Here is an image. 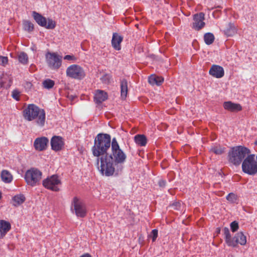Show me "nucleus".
Instances as JSON below:
<instances>
[{
	"label": "nucleus",
	"instance_id": "35",
	"mask_svg": "<svg viewBox=\"0 0 257 257\" xmlns=\"http://www.w3.org/2000/svg\"><path fill=\"white\" fill-rule=\"evenodd\" d=\"M230 228L233 232L236 231L238 228V223L236 221L232 222L230 224Z\"/></svg>",
	"mask_w": 257,
	"mask_h": 257
},
{
	"label": "nucleus",
	"instance_id": "22",
	"mask_svg": "<svg viewBox=\"0 0 257 257\" xmlns=\"http://www.w3.org/2000/svg\"><path fill=\"white\" fill-rule=\"evenodd\" d=\"M149 82L152 85L160 86L164 81V79L156 75H151L148 79Z\"/></svg>",
	"mask_w": 257,
	"mask_h": 257
},
{
	"label": "nucleus",
	"instance_id": "38",
	"mask_svg": "<svg viewBox=\"0 0 257 257\" xmlns=\"http://www.w3.org/2000/svg\"><path fill=\"white\" fill-rule=\"evenodd\" d=\"M8 62V58L7 57L0 56V63L3 66H5Z\"/></svg>",
	"mask_w": 257,
	"mask_h": 257
},
{
	"label": "nucleus",
	"instance_id": "20",
	"mask_svg": "<svg viewBox=\"0 0 257 257\" xmlns=\"http://www.w3.org/2000/svg\"><path fill=\"white\" fill-rule=\"evenodd\" d=\"M11 228L10 223L5 220H0V239L3 238Z\"/></svg>",
	"mask_w": 257,
	"mask_h": 257
},
{
	"label": "nucleus",
	"instance_id": "19",
	"mask_svg": "<svg viewBox=\"0 0 257 257\" xmlns=\"http://www.w3.org/2000/svg\"><path fill=\"white\" fill-rule=\"evenodd\" d=\"M223 106L225 109L231 112H237L242 109L239 104L235 103L230 101H225L223 104Z\"/></svg>",
	"mask_w": 257,
	"mask_h": 257
},
{
	"label": "nucleus",
	"instance_id": "6",
	"mask_svg": "<svg viewBox=\"0 0 257 257\" xmlns=\"http://www.w3.org/2000/svg\"><path fill=\"white\" fill-rule=\"evenodd\" d=\"M62 56L55 52H48L45 54L46 62L52 70H58L62 65Z\"/></svg>",
	"mask_w": 257,
	"mask_h": 257
},
{
	"label": "nucleus",
	"instance_id": "42",
	"mask_svg": "<svg viewBox=\"0 0 257 257\" xmlns=\"http://www.w3.org/2000/svg\"><path fill=\"white\" fill-rule=\"evenodd\" d=\"M2 197V192L0 191V200L1 199Z\"/></svg>",
	"mask_w": 257,
	"mask_h": 257
},
{
	"label": "nucleus",
	"instance_id": "32",
	"mask_svg": "<svg viewBox=\"0 0 257 257\" xmlns=\"http://www.w3.org/2000/svg\"><path fill=\"white\" fill-rule=\"evenodd\" d=\"M42 84L44 88L47 89H50L54 86L55 82L51 79H47L43 81Z\"/></svg>",
	"mask_w": 257,
	"mask_h": 257
},
{
	"label": "nucleus",
	"instance_id": "10",
	"mask_svg": "<svg viewBox=\"0 0 257 257\" xmlns=\"http://www.w3.org/2000/svg\"><path fill=\"white\" fill-rule=\"evenodd\" d=\"M71 210H74L76 215L84 217L86 214V209L84 203L78 197H74L71 202Z\"/></svg>",
	"mask_w": 257,
	"mask_h": 257
},
{
	"label": "nucleus",
	"instance_id": "24",
	"mask_svg": "<svg viewBox=\"0 0 257 257\" xmlns=\"http://www.w3.org/2000/svg\"><path fill=\"white\" fill-rule=\"evenodd\" d=\"M120 89L121 97L123 99H125L127 96L128 91V83L125 79L120 80Z\"/></svg>",
	"mask_w": 257,
	"mask_h": 257
},
{
	"label": "nucleus",
	"instance_id": "29",
	"mask_svg": "<svg viewBox=\"0 0 257 257\" xmlns=\"http://www.w3.org/2000/svg\"><path fill=\"white\" fill-rule=\"evenodd\" d=\"M204 40L206 44L210 45L214 41V36L211 33H207L204 36Z\"/></svg>",
	"mask_w": 257,
	"mask_h": 257
},
{
	"label": "nucleus",
	"instance_id": "40",
	"mask_svg": "<svg viewBox=\"0 0 257 257\" xmlns=\"http://www.w3.org/2000/svg\"><path fill=\"white\" fill-rule=\"evenodd\" d=\"M166 182L164 180L161 179L158 182L159 186L161 188H164L166 186Z\"/></svg>",
	"mask_w": 257,
	"mask_h": 257
},
{
	"label": "nucleus",
	"instance_id": "2",
	"mask_svg": "<svg viewBox=\"0 0 257 257\" xmlns=\"http://www.w3.org/2000/svg\"><path fill=\"white\" fill-rule=\"evenodd\" d=\"M22 113L26 120L29 121L35 120L38 125L41 127L44 126L46 120L45 111L36 105L29 104L23 108Z\"/></svg>",
	"mask_w": 257,
	"mask_h": 257
},
{
	"label": "nucleus",
	"instance_id": "25",
	"mask_svg": "<svg viewBox=\"0 0 257 257\" xmlns=\"http://www.w3.org/2000/svg\"><path fill=\"white\" fill-rule=\"evenodd\" d=\"M225 150V148L218 144H214L212 145L210 149V152L214 153L216 155H220L222 154Z\"/></svg>",
	"mask_w": 257,
	"mask_h": 257
},
{
	"label": "nucleus",
	"instance_id": "18",
	"mask_svg": "<svg viewBox=\"0 0 257 257\" xmlns=\"http://www.w3.org/2000/svg\"><path fill=\"white\" fill-rule=\"evenodd\" d=\"M123 40V37L117 33H114L111 40L112 47L115 50L119 51L121 49L120 43Z\"/></svg>",
	"mask_w": 257,
	"mask_h": 257
},
{
	"label": "nucleus",
	"instance_id": "37",
	"mask_svg": "<svg viewBox=\"0 0 257 257\" xmlns=\"http://www.w3.org/2000/svg\"><path fill=\"white\" fill-rule=\"evenodd\" d=\"M158 231L157 229H154L152 230L151 233L150 234V237L152 238L153 242L156 241L157 237H158Z\"/></svg>",
	"mask_w": 257,
	"mask_h": 257
},
{
	"label": "nucleus",
	"instance_id": "33",
	"mask_svg": "<svg viewBox=\"0 0 257 257\" xmlns=\"http://www.w3.org/2000/svg\"><path fill=\"white\" fill-rule=\"evenodd\" d=\"M100 79L103 83L106 84H110L112 81L111 76L108 74H104Z\"/></svg>",
	"mask_w": 257,
	"mask_h": 257
},
{
	"label": "nucleus",
	"instance_id": "28",
	"mask_svg": "<svg viewBox=\"0 0 257 257\" xmlns=\"http://www.w3.org/2000/svg\"><path fill=\"white\" fill-rule=\"evenodd\" d=\"M223 232L224 234L225 235V241L227 245L229 246V244H230L231 242L232 241V237H231V235L230 234V231L229 229L227 227H224L223 228Z\"/></svg>",
	"mask_w": 257,
	"mask_h": 257
},
{
	"label": "nucleus",
	"instance_id": "27",
	"mask_svg": "<svg viewBox=\"0 0 257 257\" xmlns=\"http://www.w3.org/2000/svg\"><path fill=\"white\" fill-rule=\"evenodd\" d=\"M1 178L3 182L9 183L13 180V176L7 170H3L1 173Z\"/></svg>",
	"mask_w": 257,
	"mask_h": 257
},
{
	"label": "nucleus",
	"instance_id": "1",
	"mask_svg": "<svg viewBox=\"0 0 257 257\" xmlns=\"http://www.w3.org/2000/svg\"><path fill=\"white\" fill-rule=\"evenodd\" d=\"M111 151V153L96 159L97 168L103 176H118L122 172L126 156L120 149L115 138L112 140Z\"/></svg>",
	"mask_w": 257,
	"mask_h": 257
},
{
	"label": "nucleus",
	"instance_id": "15",
	"mask_svg": "<svg viewBox=\"0 0 257 257\" xmlns=\"http://www.w3.org/2000/svg\"><path fill=\"white\" fill-rule=\"evenodd\" d=\"M108 94L105 91L100 89L96 90L94 93V101L97 104H100L107 100Z\"/></svg>",
	"mask_w": 257,
	"mask_h": 257
},
{
	"label": "nucleus",
	"instance_id": "13",
	"mask_svg": "<svg viewBox=\"0 0 257 257\" xmlns=\"http://www.w3.org/2000/svg\"><path fill=\"white\" fill-rule=\"evenodd\" d=\"M49 143L47 138L42 137L36 138L34 142V147L37 151H43L46 150Z\"/></svg>",
	"mask_w": 257,
	"mask_h": 257
},
{
	"label": "nucleus",
	"instance_id": "36",
	"mask_svg": "<svg viewBox=\"0 0 257 257\" xmlns=\"http://www.w3.org/2000/svg\"><path fill=\"white\" fill-rule=\"evenodd\" d=\"M20 92L17 89L14 90L12 92V97L17 101L20 100Z\"/></svg>",
	"mask_w": 257,
	"mask_h": 257
},
{
	"label": "nucleus",
	"instance_id": "31",
	"mask_svg": "<svg viewBox=\"0 0 257 257\" xmlns=\"http://www.w3.org/2000/svg\"><path fill=\"white\" fill-rule=\"evenodd\" d=\"M24 29L29 32H32L34 30V25L29 21H25L23 22Z\"/></svg>",
	"mask_w": 257,
	"mask_h": 257
},
{
	"label": "nucleus",
	"instance_id": "14",
	"mask_svg": "<svg viewBox=\"0 0 257 257\" xmlns=\"http://www.w3.org/2000/svg\"><path fill=\"white\" fill-rule=\"evenodd\" d=\"M232 239L231 243L229 244V246L231 247H235L238 244L244 245L246 243V236L242 232H237Z\"/></svg>",
	"mask_w": 257,
	"mask_h": 257
},
{
	"label": "nucleus",
	"instance_id": "17",
	"mask_svg": "<svg viewBox=\"0 0 257 257\" xmlns=\"http://www.w3.org/2000/svg\"><path fill=\"white\" fill-rule=\"evenodd\" d=\"M209 73L210 75L217 78H222L224 75L223 67L217 65H213L210 68Z\"/></svg>",
	"mask_w": 257,
	"mask_h": 257
},
{
	"label": "nucleus",
	"instance_id": "11",
	"mask_svg": "<svg viewBox=\"0 0 257 257\" xmlns=\"http://www.w3.org/2000/svg\"><path fill=\"white\" fill-rule=\"evenodd\" d=\"M66 74L67 76L76 79H82L85 76L83 69L76 64L69 66L66 69Z\"/></svg>",
	"mask_w": 257,
	"mask_h": 257
},
{
	"label": "nucleus",
	"instance_id": "4",
	"mask_svg": "<svg viewBox=\"0 0 257 257\" xmlns=\"http://www.w3.org/2000/svg\"><path fill=\"white\" fill-rule=\"evenodd\" d=\"M249 154L250 150L244 146H238L233 147L228 152V161L233 165L238 166Z\"/></svg>",
	"mask_w": 257,
	"mask_h": 257
},
{
	"label": "nucleus",
	"instance_id": "7",
	"mask_svg": "<svg viewBox=\"0 0 257 257\" xmlns=\"http://www.w3.org/2000/svg\"><path fill=\"white\" fill-rule=\"evenodd\" d=\"M42 175V172L38 169L31 168L25 173V179L28 185L34 186L40 182Z\"/></svg>",
	"mask_w": 257,
	"mask_h": 257
},
{
	"label": "nucleus",
	"instance_id": "39",
	"mask_svg": "<svg viewBox=\"0 0 257 257\" xmlns=\"http://www.w3.org/2000/svg\"><path fill=\"white\" fill-rule=\"evenodd\" d=\"M64 59L67 60H71L73 62H74L76 60V58L73 55H67L64 56Z\"/></svg>",
	"mask_w": 257,
	"mask_h": 257
},
{
	"label": "nucleus",
	"instance_id": "23",
	"mask_svg": "<svg viewBox=\"0 0 257 257\" xmlns=\"http://www.w3.org/2000/svg\"><path fill=\"white\" fill-rule=\"evenodd\" d=\"M26 200L25 196L22 194H17L12 198V204L17 207L23 203Z\"/></svg>",
	"mask_w": 257,
	"mask_h": 257
},
{
	"label": "nucleus",
	"instance_id": "34",
	"mask_svg": "<svg viewBox=\"0 0 257 257\" xmlns=\"http://www.w3.org/2000/svg\"><path fill=\"white\" fill-rule=\"evenodd\" d=\"M226 199L229 202L234 203L237 201V196L233 193H230L226 196Z\"/></svg>",
	"mask_w": 257,
	"mask_h": 257
},
{
	"label": "nucleus",
	"instance_id": "5",
	"mask_svg": "<svg viewBox=\"0 0 257 257\" xmlns=\"http://www.w3.org/2000/svg\"><path fill=\"white\" fill-rule=\"evenodd\" d=\"M242 170L249 175H254L257 173V162L255 160V155L249 154L242 163Z\"/></svg>",
	"mask_w": 257,
	"mask_h": 257
},
{
	"label": "nucleus",
	"instance_id": "12",
	"mask_svg": "<svg viewBox=\"0 0 257 257\" xmlns=\"http://www.w3.org/2000/svg\"><path fill=\"white\" fill-rule=\"evenodd\" d=\"M204 20V14L203 13L195 14L193 16V23H192V28L195 30L199 31L203 28L205 26V23L203 22Z\"/></svg>",
	"mask_w": 257,
	"mask_h": 257
},
{
	"label": "nucleus",
	"instance_id": "44",
	"mask_svg": "<svg viewBox=\"0 0 257 257\" xmlns=\"http://www.w3.org/2000/svg\"><path fill=\"white\" fill-rule=\"evenodd\" d=\"M255 144L256 145H257V140L255 141Z\"/></svg>",
	"mask_w": 257,
	"mask_h": 257
},
{
	"label": "nucleus",
	"instance_id": "16",
	"mask_svg": "<svg viewBox=\"0 0 257 257\" xmlns=\"http://www.w3.org/2000/svg\"><path fill=\"white\" fill-rule=\"evenodd\" d=\"M52 149L55 151L61 150L64 146L62 138L60 136H54L51 140Z\"/></svg>",
	"mask_w": 257,
	"mask_h": 257
},
{
	"label": "nucleus",
	"instance_id": "9",
	"mask_svg": "<svg viewBox=\"0 0 257 257\" xmlns=\"http://www.w3.org/2000/svg\"><path fill=\"white\" fill-rule=\"evenodd\" d=\"M61 184V181L56 175L48 177L43 181V185L45 188L55 192L60 190L59 186Z\"/></svg>",
	"mask_w": 257,
	"mask_h": 257
},
{
	"label": "nucleus",
	"instance_id": "8",
	"mask_svg": "<svg viewBox=\"0 0 257 257\" xmlns=\"http://www.w3.org/2000/svg\"><path fill=\"white\" fill-rule=\"evenodd\" d=\"M32 16L36 22L40 26L47 29H53L56 26V23L51 19H48L47 21L46 18L36 11L32 12Z\"/></svg>",
	"mask_w": 257,
	"mask_h": 257
},
{
	"label": "nucleus",
	"instance_id": "21",
	"mask_svg": "<svg viewBox=\"0 0 257 257\" xmlns=\"http://www.w3.org/2000/svg\"><path fill=\"white\" fill-rule=\"evenodd\" d=\"M223 32L224 34L227 37H231L236 33L237 30L233 24L229 23L226 25Z\"/></svg>",
	"mask_w": 257,
	"mask_h": 257
},
{
	"label": "nucleus",
	"instance_id": "30",
	"mask_svg": "<svg viewBox=\"0 0 257 257\" xmlns=\"http://www.w3.org/2000/svg\"><path fill=\"white\" fill-rule=\"evenodd\" d=\"M18 60L21 63L26 65L28 62V56L25 52H21L18 55Z\"/></svg>",
	"mask_w": 257,
	"mask_h": 257
},
{
	"label": "nucleus",
	"instance_id": "41",
	"mask_svg": "<svg viewBox=\"0 0 257 257\" xmlns=\"http://www.w3.org/2000/svg\"><path fill=\"white\" fill-rule=\"evenodd\" d=\"M80 257H91V255L88 253H85Z\"/></svg>",
	"mask_w": 257,
	"mask_h": 257
},
{
	"label": "nucleus",
	"instance_id": "43",
	"mask_svg": "<svg viewBox=\"0 0 257 257\" xmlns=\"http://www.w3.org/2000/svg\"><path fill=\"white\" fill-rule=\"evenodd\" d=\"M27 85H28V86H31V83H27Z\"/></svg>",
	"mask_w": 257,
	"mask_h": 257
},
{
	"label": "nucleus",
	"instance_id": "26",
	"mask_svg": "<svg viewBox=\"0 0 257 257\" xmlns=\"http://www.w3.org/2000/svg\"><path fill=\"white\" fill-rule=\"evenodd\" d=\"M135 143L138 145L145 146L147 143V139L144 135H137L134 138Z\"/></svg>",
	"mask_w": 257,
	"mask_h": 257
},
{
	"label": "nucleus",
	"instance_id": "3",
	"mask_svg": "<svg viewBox=\"0 0 257 257\" xmlns=\"http://www.w3.org/2000/svg\"><path fill=\"white\" fill-rule=\"evenodd\" d=\"M111 146V137L107 134H98L94 139V146L91 150L94 156L100 158L108 154L107 151Z\"/></svg>",
	"mask_w": 257,
	"mask_h": 257
}]
</instances>
